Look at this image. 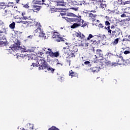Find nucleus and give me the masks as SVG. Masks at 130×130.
Instances as JSON below:
<instances>
[{
	"instance_id": "f257e3e1",
	"label": "nucleus",
	"mask_w": 130,
	"mask_h": 130,
	"mask_svg": "<svg viewBox=\"0 0 130 130\" xmlns=\"http://www.w3.org/2000/svg\"><path fill=\"white\" fill-rule=\"evenodd\" d=\"M38 64H39V68L38 70L39 71L43 70L45 71H48V72H50L51 74H54V71H55V69H53L51 67H50V66L49 64L46 62L44 60V59H40L38 61Z\"/></svg>"
},
{
	"instance_id": "f03ea898",
	"label": "nucleus",
	"mask_w": 130,
	"mask_h": 130,
	"mask_svg": "<svg viewBox=\"0 0 130 130\" xmlns=\"http://www.w3.org/2000/svg\"><path fill=\"white\" fill-rule=\"evenodd\" d=\"M28 24H30V26H34L35 25L37 29L35 30V33H39L40 37H42L44 39H46V36H45V34L43 32V30L41 29L42 26L40 24V23L36 22L35 21L31 20L28 21Z\"/></svg>"
},
{
	"instance_id": "7ed1b4c3",
	"label": "nucleus",
	"mask_w": 130,
	"mask_h": 130,
	"mask_svg": "<svg viewBox=\"0 0 130 130\" xmlns=\"http://www.w3.org/2000/svg\"><path fill=\"white\" fill-rule=\"evenodd\" d=\"M6 34H7V31L5 26L0 27V45H2V46L7 45V38L5 36Z\"/></svg>"
},
{
	"instance_id": "20e7f679",
	"label": "nucleus",
	"mask_w": 130,
	"mask_h": 130,
	"mask_svg": "<svg viewBox=\"0 0 130 130\" xmlns=\"http://www.w3.org/2000/svg\"><path fill=\"white\" fill-rule=\"evenodd\" d=\"M67 21H68V22H74V23L71 26V29H76V28H78V27H80L81 26V22L82 21V19H81V17H76L74 18H67Z\"/></svg>"
},
{
	"instance_id": "39448f33",
	"label": "nucleus",
	"mask_w": 130,
	"mask_h": 130,
	"mask_svg": "<svg viewBox=\"0 0 130 130\" xmlns=\"http://www.w3.org/2000/svg\"><path fill=\"white\" fill-rule=\"evenodd\" d=\"M9 48H10L9 51L10 53H12V52H15V51H20V50H22L21 42L20 41L17 40L16 43H14V44L11 45Z\"/></svg>"
},
{
	"instance_id": "423d86ee",
	"label": "nucleus",
	"mask_w": 130,
	"mask_h": 130,
	"mask_svg": "<svg viewBox=\"0 0 130 130\" xmlns=\"http://www.w3.org/2000/svg\"><path fill=\"white\" fill-rule=\"evenodd\" d=\"M122 62H123V56L119 55L116 57V62H115V63H116V66H117V64L121 66V64H122Z\"/></svg>"
},
{
	"instance_id": "0eeeda50",
	"label": "nucleus",
	"mask_w": 130,
	"mask_h": 130,
	"mask_svg": "<svg viewBox=\"0 0 130 130\" xmlns=\"http://www.w3.org/2000/svg\"><path fill=\"white\" fill-rule=\"evenodd\" d=\"M48 53L50 57H52V58H54L55 57H58V56H59V52L58 51H56V52L48 51Z\"/></svg>"
},
{
	"instance_id": "6e6552de",
	"label": "nucleus",
	"mask_w": 130,
	"mask_h": 130,
	"mask_svg": "<svg viewBox=\"0 0 130 130\" xmlns=\"http://www.w3.org/2000/svg\"><path fill=\"white\" fill-rule=\"evenodd\" d=\"M78 51V49L76 47V46H73V49L72 50V52L70 53L69 56L71 57H76V55L75 53Z\"/></svg>"
},
{
	"instance_id": "1a4fd4ad",
	"label": "nucleus",
	"mask_w": 130,
	"mask_h": 130,
	"mask_svg": "<svg viewBox=\"0 0 130 130\" xmlns=\"http://www.w3.org/2000/svg\"><path fill=\"white\" fill-rule=\"evenodd\" d=\"M32 11L34 12H35L36 13H37L38 12H39L41 9V6H37V5H32Z\"/></svg>"
},
{
	"instance_id": "9d476101",
	"label": "nucleus",
	"mask_w": 130,
	"mask_h": 130,
	"mask_svg": "<svg viewBox=\"0 0 130 130\" xmlns=\"http://www.w3.org/2000/svg\"><path fill=\"white\" fill-rule=\"evenodd\" d=\"M45 0H33L32 4L34 5H44Z\"/></svg>"
},
{
	"instance_id": "9b49d317",
	"label": "nucleus",
	"mask_w": 130,
	"mask_h": 130,
	"mask_svg": "<svg viewBox=\"0 0 130 130\" xmlns=\"http://www.w3.org/2000/svg\"><path fill=\"white\" fill-rule=\"evenodd\" d=\"M95 56L96 58H97V57H103V53H102V50L100 49L96 50V55H95Z\"/></svg>"
},
{
	"instance_id": "f8f14e48",
	"label": "nucleus",
	"mask_w": 130,
	"mask_h": 130,
	"mask_svg": "<svg viewBox=\"0 0 130 130\" xmlns=\"http://www.w3.org/2000/svg\"><path fill=\"white\" fill-rule=\"evenodd\" d=\"M75 36L76 37H78V38H80V39H85V36L84 34L81 33V32H76Z\"/></svg>"
},
{
	"instance_id": "ddd939ff",
	"label": "nucleus",
	"mask_w": 130,
	"mask_h": 130,
	"mask_svg": "<svg viewBox=\"0 0 130 130\" xmlns=\"http://www.w3.org/2000/svg\"><path fill=\"white\" fill-rule=\"evenodd\" d=\"M53 38L58 39L57 40V42H60V41H64V39L62 37H59L58 35H54L53 36Z\"/></svg>"
},
{
	"instance_id": "4468645a",
	"label": "nucleus",
	"mask_w": 130,
	"mask_h": 130,
	"mask_svg": "<svg viewBox=\"0 0 130 130\" xmlns=\"http://www.w3.org/2000/svg\"><path fill=\"white\" fill-rule=\"evenodd\" d=\"M105 63L108 67H116V63H114L113 62H111V61L106 60Z\"/></svg>"
},
{
	"instance_id": "2eb2a0df",
	"label": "nucleus",
	"mask_w": 130,
	"mask_h": 130,
	"mask_svg": "<svg viewBox=\"0 0 130 130\" xmlns=\"http://www.w3.org/2000/svg\"><path fill=\"white\" fill-rule=\"evenodd\" d=\"M69 76H71V78H75L78 77V73L73 72V70L69 71Z\"/></svg>"
},
{
	"instance_id": "dca6fc26",
	"label": "nucleus",
	"mask_w": 130,
	"mask_h": 130,
	"mask_svg": "<svg viewBox=\"0 0 130 130\" xmlns=\"http://www.w3.org/2000/svg\"><path fill=\"white\" fill-rule=\"evenodd\" d=\"M9 15H11V11L9 9H5L2 12V16H9Z\"/></svg>"
},
{
	"instance_id": "f3484780",
	"label": "nucleus",
	"mask_w": 130,
	"mask_h": 130,
	"mask_svg": "<svg viewBox=\"0 0 130 130\" xmlns=\"http://www.w3.org/2000/svg\"><path fill=\"white\" fill-rule=\"evenodd\" d=\"M122 64L125 66H130V58L127 59L126 60L123 59Z\"/></svg>"
},
{
	"instance_id": "a211bd4d",
	"label": "nucleus",
	"mask_w": 130,
	"mask_h": 130,
	"mask_svg": "<svg viewBox=\"0 0 130 130\" xmlns=\"http://www.w3.org/2000/svg\"><path fill=\"white\" fill-rule=\"evenodd\" d=\"M56 6L59 7H64V2H63V1L56 2Z\"/></svg>"
},
{
	"instance_id": "6ab92c4d",
	"label": "nucleus",
	"mask_w": 130,
	"mask_h": 130,
	"mask_svg": "<svg viewBox=\"0 0 130 130\" xmlns=\"http://www.w3.org/2000/svg\"><path fill=\"white\" fill-rule=\"evenodd\" d=\"M97 15L96 14H93V13H89V18H91L92 19L93 21H94L96 20V17Z\"/></svg>"
},
{
	"instance_id": "aec40b11",
	"label": "nucleus",
	"mask_w": 130,
	"mask_h": 130,
	"mask_svg": "<svg viewBox=\"0 0 130 130\" xmlns=\"http://www.w3.org/2000/svg\"><path fill=\"white\" fill-rule=\"evenodd\" d=\"M93 74H95V73H98L100 71V67H93Z\"/></svg>"
},
{
	"instance_id": "412c9836",
	"label": "nucleus",
	"mask_w": 130,
	"mask_h": 130,
	"mask_svg": "<svg viewBox=\"0 0 130 130\" xmlns=\"http://www.w3.org/2000/svg\"><path fill=\"white\" fill-rule=\"evenodd\" d=\"M91 42H92V44H93V45H96L97 46H98V45H99L100 44V41H91Z\"/></svg>"
},
{
	"instance_id": "4be33fe9",
	"label": "nucleus",
	"mask_w": 130,
	"mask_h": 130,
	"mask_svg": "<svg viewBox=\"0 0 130 130\" xmlns=\"http://www.w3.org/2000/svg\"><path fill=\"white\" fill-rule=\"evenodd\" d=\"M25 15H26L25 12L22 13L21 16H22V17L21 18L22 20H28V17H27V16H25Z\"/></svg>"
},
{
	"instance_id": "5701e85b",
	"label": "nucleus",
	"mask_w": 130,
	"mask_h": 130,
	"mask_svg": "<svg viewBox=\"0 0 130 130\" xmlns=\"http://www.w3.org/2000/svg\"><path fill=\"white\" fill-rule=\"evenodd\" d=\"M14 6H15V3H9L7 5L8 8H14Z\"/></svg>"
},
{
	"instance_id": "b1692460",
	"label": "nucleus",
	"mask_w": 130,
	"mask_h": 130,
	"mask_svg": "<svg viewBox=\"0 0 130 130\" xmlns=\"http://www.w3.org/2000/svg\"><path fill=\"white\" fill-rule=\"evenodd\" d=\"M115 34H116V31L115 30L112 31V33L110 35L111 38H112V37H114V36H115L116 35Z\"/></svg>"
},
{
	"instance_id": "393cba45",
	"label": "nucleus",
	"mask_w": 130,
	"mask_h": 130,
	"mask_svg": "<svg viewBox=\"0 0 130 130\" xmlns=\"http://www.w3.org/2000/svg\"><path fill=\"white\" fill-rule=\"evenodd\" d=\"M48 130H59V128L56 127L55 126H52L48 129Z\"/></svg>"
},
{
	"instance_id": "a878e982",
	"label": "nucleus",
	"mask_w": 130,
	"mask_h": 130,
	"mask_svg": "<svg viewBox=\"0 0 130 130\" xmlns=\"http://www.w3.org/2000/svg\"><path fill=\"white\" fill-rule=\"evenodd\" d=\"M15 25H16V23H15V22H12L9 25L10 28H11V29H15Z\"/></svg>"
},
{
	"instance_id": "bb28decb",
	"label": "nucleus",
	"mask_w": 130,
	"mask_h": 130,
	"mask_svg": "<svg viewBox=\"0 0 130 130\" xmlns=\"http://www.w3.org/2000/svg\"><path fill=\"white\" fill-rule=\"evenodd\" d=\"M100 9H104L105 10V8H106V5L101 3L100 5Z\"/></svg>"
},
{
	"instance_id": "cd10ccee",
	"label": "nucleus",
	"mask_w": 130,
	"mask_h": 130,
	"mask_svg": "<svg viewBox=\"0 0 130 130\" xmlns=\"http://www.w3.org/2000/svg\"><path fill=\"white\" fill-rule=\"evenodd\" d=\"M118 38L116 39L113 42V44H112L113 45H116V44H117V43H118Z\"/></svg>"
},
{
	"instance_id": "c85d7f7f",
	"label": "nucleus",
	"mask_w": 130,
	"mask_h": 130,
	"mask_svg": "<svg viewBox=\"0 0 130 130\" xmlns=\"http://www.w3.org/2000/svg\"><path fill=\"white\" fill-rule=\"evenodd\" d=\"M92 37L93 35H92V34H89L87 38L85 39V41H87V40H90V39H91V38H92Z\"/></svg>"
},
{
	"instance_id": "c756f323",
	"label": "nucleus",
	"mask_w": 130,
	"mask_h": 130,
	"mask_svg": "<svg viewBox=\"0 0 130 130\" xmlns=\"http://www.w3.org/2000/svg\"><path fill=\"white\" fill-rule=\"evenodd\" d=\"M98 27L101 29H103V28H104V25H103L102 23H100L98 25Z\"/></svg>"
},
{
	"instance_id": "7c9ffc66",
	"label": "nucleus",
	"mask_w": 130,
	"mask_h": 130,
	"mask_svg": "<svg viewBox=\"0 0 130 130\" xmlns=\"http://www.w3.org/2000/svg\"><path fill=\"white\" fill-rule=\"evenodd\" d=\"M106 55H107L108 56H109V57H111V56H113V54H112V53L110 52H108L106 54Z\"/></svg>"
},
{
	"instance_id": "2f4dec72",
	"label": "nucleus",
	"mask_w": 130,
	"mask_h": 130,
	"mask_svg": "<svg viewBox=\"0 0 130 130\" xmlns=\"http://www.w3.org/2000/svg\"><path fill=\"white\" fill-rule=\"evenodd\" d=\"M13 8H14V9H13V10H14V11H16V12H18V10H19V8H18V7H17V6H13Z\"/></svg>"
},
{
	"instance_id": "473e14b6",
	"label": "nucleus",
	"mask_w": 130,
	"mask_h": 130,
	"mask_svg": "<svg viewBox=\"0 0 130 130\" xmlns=\"http://www.w3.org/2000/svg\"><path fill=\"white\" fill-rule=\"evenodd\" d=\"M107 12H108L109 14H113V13H115V11H114V10H112L111 11L109 9H108L107 10Z\"/></svg>"
},
{
	"instance_id": "72a5a7b5",
	"label": "nucleus",
	"mask_w": 130,
	"mask_h": 130,
	"mask_svg": "<svg viewBox=\"0 0 130 130\" xmlns=\"http://www.w3.org/2000/svg\"><path fill=\"white\" fill-rule=\"evenodd\" d=\"M82 24L81 27H86V26H87V23H86V22H84V20H82Z\"/></svg>"
},
{
	"instance_id": "f704fd0d",
	"label": "nucleus",
	"mask_w": 130,
	"mask_h": 130,
	"mask_svg": "<svg viewBox=\"0 0 130 130\" xmlns=\"http://www.w3.org/2000/svg\"><path fill=\"white\" fill-rule=\"evenodd\" d=\"M105 24L106 26H110V22H109L108 21H106Z\"/></svg>"
},
{
	"instance_id": "c9c22d12",
	"label": "nucleus",
	"mask_w": 130,
	"mask_h": 130,
	"mask_svg": "<svg viewBox=\"0 0 130 130\" xmlns=\"http://www.w3.org/2000/svg\"><path fill=\"white\" fill-rule=\"evenodd\" d=\"M104 29L106 30H110V25H107V27L105 26Z\"/></svg>"
},
{
	"instance_id": "e433bc0d",
	"label": "nucleus",
	"mask_w": 130,
	"mask_h": 130,
	"mask_svg": "<svg viewBox=\"0 0 130 130\" xmlns=\"http://www.w3.org/2000/svg\"><path fill=\"white\" fill-rule=\"evenodd\" d=\"M62 79H63V76L61 75L58 77V80H61V81H62Z\"/></svg>"
},
{
	"instance_id": "4c0bfd02",
	"label": "nucleus",
	"mask_w": 130,
	"mask_h": 130,
	"mask_svg": "<svg viewBox=\"0 0 130 130\" xmlns=\"http://www.w3.org/2000/svg\"><path fill=\"white\" fill-rule=\"evenodd\" d=\"M93 68H89V69H88V71H89V72H91V73H93Z\"/></svg>"
},
{
	"instance_id": "58836bf2",
	"label": "nucleus",
	"mask_w": 130,
	"mask_h": 130,
	"mask_svg": "<svg viewBox=\"0 0 130 130\" xmlns=\"http://www.w3.org/2000/svg\"><path fill=\"white\" fill-rule=\"evenodd\" d=\"M23 8H25V9H28L29 8V5L27 4H25L23 6Z\"/></svg>"
},
{
	"instance_id": "ea45409f",
	"label": "nucleus",
	"mask_w": 130,
	"mask_h": 130,
	"mask_svg": "<svg viewBox=\"0 0 130 130\" xmlns=\"http://www.w3.org/2000/svg\"><path fill=\"white\" fill-rule=\"evenodd\" d=\"M129 53H130V51H125L124 52V54H128Z\"/></svg>"
},
{
	"instance_id": "a19ab883",
	"label": "nucleus",
	"mask_w": 130,
	"mask_h": 130,
	"mask_svg": "<svg viewBox=\"0 0 130 130\" xmlns=\"http://www.w3.org/2000/svg\"><path fill=\"white\" fill-rule=\"evenodd\" d=\"M124 41H129V40H128L126 38H125V39H123V40H122V42H123Z\"/></svg>"
},
{
	"instance_id": "79ce46f5",
	"label": "nucleus",
	"mask_w": 130,
	"mask_h": 130,
	"mask_svg": "<svg viewBox=\"0 0 130 130\" xmlns=\"http://www.w3.org/2000/svg\"><path fill=\"white\" fill-rule=\"evenodd\" d=\"M84 64H90V61H86L84 62Z\"/></svg>"
},
{
	"instance_id": "37998d69",
	"label": "nucleus",
	"mask_w": 130,
	"mask_h": 130,
	"mask_svg": "<svg viewBox=\"0 0 130 130\" xmlns=\"http://www.w3.org/2000/svg\"><path fill=\"white\" fill-rule=\"evenodd\" d=\"M22 24H29V21H21Z\"/></svg>"
},
{
	"instance_id": "c03bdc74",
	"label": "nucleus",
	"mask_w": 130,
	"mask_h": 130,
	"mask_svg": "<svg viewBox=\"0 0 130 130\" xmlns=\"http://www.w3.org/2000/svg\"><path fill=\"white\" fill-rule=\"evenodd\" d=\"M125 17H126V15H125V14H122L121 15V18H124Z\"/></svg>"
},
{
	"instance_id": "a18cd8bd",
	"label": "nucleus",
	"mask_w": 130,
	"mask_h": 130,
	"mask_svg": "<svg viewBox=\"0 0 130 130\" xmlns=\"http://www.w3.org/2000/svg\"><path fill=\"white\" fill-rule=\"evenodd\" d=\"M108 33H109V35H110L111 34V32H112L111 29H108Z\"/></svg>"
},
{
	"instance_id": "49530a36",
	"label": "nucleus",
	"mask_w": 130,
	"mask_h": 130,
	"mask_svg": "<svg viewBox=\"0 0 130 130\" xmlns=\"http://www.w3.org/2000/svg\"><path fill=\"white\" fill-rule=\"evenodd\" d=\"M78 46H81V47H83L84 46V44L81 43L79 45H78Z\"/></svg>"
},
{
	"instance_id": "de8ad7c7",
	"label": "nucleus",
	"mask_w": 130,
	"mask_h": 130,
	"mask_svg": "<svg viewBox=\"0 0 130 130\" xmlns=\"http://www.w3.org/2000/svg\"><path fill=\"white\" fill-rule=\"evenodd\" d=\"M2 25H4V22H3L2 20H0V26H2Z\"/></svg>"
},
{
	"instance_id": "09e8293b",
	"label": "nucleus",
	"mask_w": 130,
	"mask_h": 130,
	"mask_svg": "<svg viewBox=\"0 0 130 130\" xmlns=\"http://www.w3.org/2000/svg\"><path fill=\"white\" fill-rule=\"evenodd\" d=\"M119 4H120V5H121V4H122V0H118V1Z\"/></svg>"
},
{
	"instance_id": "8fccbe9b",
	"label": "nucleus",
	"mask_w": 130,
	"mask_h": 130,
	"mask_svg": "<svg viewBox=\"0 0 130 130\" xmlns=\"http://www.w3.org/2000/svg\"><path fill=\"white\" fill-rule=\"evenodd\" d=\"M85 47H88L89 46V43H87L85 44Z\"/></svg>"
},
{
	"instance_id": "3c124183",
	"label": "nucleus",
	"mask_w": 130,
	"mask_h": 130,
	"mask_svg": "<svg viewBox=\"0 0 130 130\" xmlns=\"http://www.w3.org/2000/svg\"><path fill=\"white\" fill-rule=\"evenodd\" d=\"M78 8H72V10H74V11H78Z\"/></svg>"
},
{
	"instance_id": "603ef678",
	"label": "nucleus",
	"mask_w": 130,
	"mask_h": 130,
	"mask_svg": "<svg viewBox=\"0 0 130 130\" xmlns=\"http://www.w3.org/2000/svg\"><path fill=\"white\" fill-rule=\"evenodd\" d=\"M115 26H114V25H112L111 26V29H115Z\"/></svg>"
},
{
	"instance_id": "864d4df0",
	"label": "nucleus",
	"mask_w": 130,
	"mask_h": 130,
	"mask_svg": "<svg viewBox=\"0 0 130 130\" xmlns=\"http://www.w3.org/2000/svg\"><path fill=\"white\" fill-rule=\"evenodd\" d=\"M16 4H20V0H15Z\"/></svg>"
},
{
	"instance_id": "5fc2aeb1",
	"label": "nucleus",
	"mask_w": 130,
	"mask_h": 130,
	"mask_svg": "<svg viewBox=\"0 0 130 130\" xmlns=\"http://www.w3.org/2000/svg\"><path fill=\"white\" fill-rule=\"evenodd\" d=\"M39 54H40L41 55V56H42V55H43V53H42V52H39Z\"/></svg>"
},
{
	"instance_id": "6e6d98bb",
	"label": "nucleus",
	"mask_w": 130,
	"mask_h": 130,
	"mask_svg": "<svg viewBox=\"0 0 130 130\" xmlns=\"http://www.w3.org/2000/svg\"><path fill=\"white\" fill-rule=\"evenodd\" d=\"M57 64H60V66H62V64L59 62H57L56 65L57 66Z\"/></svg>"
},
{
	"instance_id": "4d7b16f0",
	"label": "nucleus",
	"mask_w": 130,
	"mask_h": 130,
	"mask_svg": "<svg viewBox=\"0 0 130 130\" xmlns=\"http://www.w3.org/2000/svg\"><path fill=\"white\" fill-rule=\"evenodd\" d=\"M99 2H100V3H103V2H104V0H99Z\"/></svg>"
},
{
	"instance_id": "13d9d810",
	"label": "nucleus",
	"mask_w": 130,
	"mask_h": 130,
	"mask_svg": "<svg viewBox=\"0 0 130 130\" xmlns=\"http://www.w3.org/2000/svg\"><path fill=\"white\" fill-rule=\"evenodd\" d=\"M32 37H33V36H29L28 37V38H32Z\"/></svg>"
},
{
	"instance_id": "bf43d9fd",
	"label": "nucleus",
	"mask_w": 130,
	"mask_h": 130,
	"mask_svg": "<svg viewBox=\"0 0 130 130\" xmlns=\"http://www.w3.org/2000/svg\"><path fill=\"white\" fill-rule=\"evenodd\" d=\"M2 5H3V6H5V3H2V4H1V5H0V7L2 6Z\"/></svg>"
},
{
	"instance_id": "052dcab7",
	"label": "nucleus",
	"mask_w": 130,
	"mask_h": 130,
	"mask_svg": "<svg viewBox=\"0 0 130 130\" xmlns=\"http://www.w3.org/2000/svg\"><path fill=\"white\" fill-rule=\"evenodd\" d=\"M48 51H51V49H50V48H48Z\"/></svg>"
},
{
	"instance_id": "680f3d73",
	"label": "nucleus",
	"mask_w": 130,
	"mask_h": 130,
	"mask_svg": "<svg viewBox=\"0 0 130 130\" xmlns=\"http://www.w3.org/2000/svg\"><path fill=\"white\" fill-rule=\"evenodd\" d=\"M91 12H93V13H96V11H90Z\"/></svg>"
},
{
	"instance_id": "e2e57ef3",
	"label": "nucleus",
	"mask_w": 130,
	"mask_h": 130,
	"mask_svg": "<svg viewBox=\"0 0 130 130\" xmlns=\"http://www.w3.org/2000/svg\"><path fill=\"white\" fill-rule=\"evenodd\" d=\"M97 22H98V23H100V20H97Z\"/></svg>"
},
{
	"instance_id": "0e129e2a",
	"label": "nucleus",
	"mask_w": 130,
	"mask_h": 130,
	"mask_svg": "<svg viewBox=\"0 0 130 130\" xmlns=\"http://www.w3.org/2000/svg\"><path fill=\"white\" fill-rule=\"evenodd\" d=\"M60 10H61V11H63V9H60Z\"/></svg>"
},
{
	"instance_id": "69168bd1",
	"label": "nucleus",
	"mask_w": 130,
	"mask_h": 130,
	"mask_svg": "<svg viewBox=\"0 0 130 130\" xmlns=\"http://www.w3.org/2000/svg\"><path fill=\"white\" fill-rule=\"evenodd\" d=\"M45 73H47V71H45Z\"/></svg>"
},
{
	"instance_id": "338daca9",
	"label": "nucleus",
	"mask_w": 130,
	"mask_h": 130,
	"mask_svg": "<svg viewBox=\"0 0 130 130\" xmlns=\"http://www.w3.org/2000/svg\"><path fill=\"white\" fill-rule=\"evenodd\" d=\"M57 75L58 76H59V74L58 73H57Z\"/></svg>"
},
{
	"instance_id": "774afa93",
	"label": "nucleus",
	"mask_w": 130,
	"mask_h": 130,
	"mask_svg": "<svg viewBox=\"0 0 130 130\" xmlns=\"http://www.w3.org/2000/svg\"><path fill=\"white\" fill-rule=\"evenodd\" d=\"M128 37H130V36H128Z\"/></svg>"
}]
</instances>
